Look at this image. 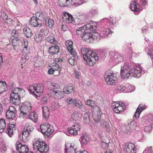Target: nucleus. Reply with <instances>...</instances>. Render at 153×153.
Returning a JSON list of instances; mask_svg holds the SVG:
<instances>
[{"label": "nucleus", "instance_id": "25", "mask_svg": "<svg viewBox=\"0 0 153 153\" xmlns=\"http://www.w3.org/2000/svg\"><path fill=\"white\" fill-rule=\"evenodd\" d=\"M147 108V106L145 105L140 104L139 105L137 108V109L135 114L134 115L135 117L137 118L139 117L140 114L141 112L144 109Z\"/></svg>", "mask_w": 153, "mask_h": 153}, {"label": "nucleus", "instance_id": "54", "mask_svg": "<svg viewBox=\"0 0 153 153\" xmlns=\"http://www.w3.org/2000/svg\"><path fill=\"white\" fill-rule=\"evenodd\" d=\"M100 36H101L98 33L94 32V33H92V36L91 37V38L93 39V41L95 40H98L100 39Z\"/></svg>", "mask_w": 153, "mask_h": 153}, {"label": "nucleus", "instance_id": "48", "mask_svg": "<svg viewBox=\"0 0 153 153\" xmlns=\"http://www.w3.org/2000/svg\"><path fill=\"white\" fill-rule=\"evenodd\" d=\"M46 40L48 42L51 43L55 44L56 43V40L55 39L54 37L52 36H48L46 39Z\"/></svg>", "mask_w": 153, "mask_h": 153}, {"label": "nucleus", "instance_id": "46", "mask_svg": "<svg viewBox=\"0 0 153 153\" xmlns=\"http://www.w3.org/2000/svg\"><path fill=\"white\" fill-rule=\"evenodd\" d=\"M78 100L70 98H68L66 100V101L69 104L71 105L72 106H75Z\"/></svg>", "mask_w": 153, "mask_h": 153}, {"label": "nucleus", "instance_id": "7", "mask_svg": "<svg viewBox=\"0 0 153 153\" xmlns=\"http://www.w3.org/2000/svg\"><path fill=\"white\" fill-rule=\"evenodd\" d=\"M131 67L127 64L122 65L121 67V75L123 79H127L133 77L131 75Z\"/></svg>", "mask_w": 153, "mask_h": 153}, {"label": "nucleus", "instance_id": "19", "mask_svg": "<svg viewBox=\"0 0 153 153\" xmlns=\"http://www.w3.org/2000/svg\"><path fill=\"white\" fill-rule=\"evenodd\" d=\"M38 19L36 17L33 16L29 21V25L32 27H41L42 25L39 23L38 21Z\"/></svg>", "mask_w": 153, "mask_h": 153}, {"label": "nucleus", "instance_id": "47", "mask_svg": "<svg viewBox=\"0 0 153 153\" xmlns=\"http://www.w3.org/2000/svg\"><path fill=\"white\" fill-rule=\"evenodd\" d=\"M45 22L46 25L49 26L50 28L52 27L54 25L53 21L51 19H49L48 22L47 20H45Z\"/></svg>", "mask_w": 153, "mask_h": 153}, {"label": "nucleus", "instance_id": "35", "mask_svg": "<svg viewBox=\"0 0 153 153\" xmlns=\"http://www.w3.org/2000/svg\"><path fill=\"white\" fill-rule=\"evenodd\" d=\"M75 106L79 109L81 111H85L86 110L85 106L80 101L78 100Z\"/></svg>", "mask_w": 153, "mask_h": 153}, {"label": "nucleus", "instance_id": "12", "mask_svg": "<svg viewBox=\"0 0 153 153\" xmlns=\"http://www.w3.org/2000/svg\"><path fill=\"white\" fill-rule=\"evenodd\" d=\"M31 109L32 107L29 103H27L25 105H22L20 108V113L19 115V117H24L25 115L27 114L28 115L30 113L29 112L31 110Z\"/></svg>", "mask_w": 153, "mask_h": 153}, {"label": "nucleus", "instance_id": "41", "mask_svg": "<svg viewBox=\"0 0 153 153\" xmlns=\"http://www.w3.org/2000/svg\"><path fill=\"white\" fill-rule=\"evenodd\" d=\"M89 112H86L85 113L83 116V120L84 122L86 124H88L89 123Z\"/></svg>", "mask_w": 153, "mask_h": 153}, {"label": "nucleus", "instance_id": "51", "mask_svg": "<svg viewBox=\"0 0 153 153\" xmlns=\"http://www.w3.org/2000/svg\"><path fill=\"white\" fill-rule=\"evenodd\" d=\"M18 36V33L17 31L15 30H13L11 33V36L10 37L11 39L13 40L14 39H16Z\"/></svg>", "mask_w": 153, "mask_h": 153}, {"label": "nucleus", "instance_id": "20", "mask_svg": "<svg viewBox=\"0 0 153 153\" xmlns=\"http://www.w3.org/2000/svg\"><path fill=\"white\" fill-rule=\"evenodd\" d=\"M55 63H54L52 65L53 68L55 70L59 71V73L60 74V71H61V65H59L62 63L63 61L60 58H56L55 59Z\"/></svg>", "mask_w": 153, "mask_h": 153}, {"label": "nucleus", "instance_id": "34", "mask_svg": "<svg viewBox=\"0 0 153 153\" xmlns=\"http://www.w3.org/2000/svg\"><path fill=\"white\" fill-rule=\"evenodd\" d=\"M36 16L38 20L42 21L46 20L47 15L46 13H37L36 14Z\"/></svg>", "mask_w": 153, "mask_h": 153}, {"label": "nucleus", "instance_id": "57", "mask_svg": "<svg viewBox=\"0 0 153 153\" xmlns=\"http://www.w3.org/2000/svg\"><path fill=\"white\" fill-rule=\"evenodd\" d=\"M48 101V97H44L42 98L41 100V103L44 104H46Z\"/></svg>", "mask_w": 153, "mask_h": 153}, {"label": "nucleus", "instance_id": "44", "mask_svg": "<svg viewBox=\"0 0 153 153\" xmlns=\"http://www.w3.org/2000/svg\"><path fill=\"white\" fill-rule=\"evenodd\" d=\"M15 112L7 111L6 112V117L7 119H12L15 115Z\"/></svg>", "mask_w": 153, "mask_h": 153}, {"label": "nucleus", "instance_id": "40", "mask_svg": "<svg viewBox=\"0 0 153 153\" xmlns=\"http://www.w3.org/2000/svg\"><path fill=\"white\" fill-rule=\"evenodd\" d=\"M79 118V115L78 113L76 112H74L72 114L70 119L71 121L74 123Z\"/></svg>", "mask_w": 153, "mask_h": 153}, {"label": "nucleus", "instance_id": "43", "mask_svg": "<svg viewBox=\"0 0 153 153\" xmlns=\"http://www.w3.org/2000/svg\"><path fill=\"white\" fill-rule=\"evenodd\" d=\"M83 17V16H80L79 18H76L74 20V22L76 23V22H77L76 23V24L77 25H80L81 24L83 23L85 21V19H82V18Z\"/></svg>", "mask_w": 153, "mask_h": 153}, {"label": "nucleus", "instance_id": "22", "mask_svg": "<svg viewBox=\"0 0 153 153\" xmlns=\"http://www.w3.org/2000/svg\"><path fill=\"white\" fill-rule=\"evenodd\" d=\"M71 55L68 61L72 65H74L76 62L77 60L79 59V57L77 55L76 52H73L71 53H70Z\"/></svg>", "mask_w": 153, "mask_h": 153}, {"label": "nucleus", "instance_id": "50", "mask_svg": "<svg viewBox=\"0 0 153 153\" xmlns=\"http://www.w3.org/2000/svg\"><path fill=\"white\" fill-rule=\"evenodd\" d=\"M153 123V120L152 119L150 120V126H146L144 128V131L146 132L150 133L151 132L152 130V128L151 126V124Z\"/></svg>", "mask_w": 153, "mask_h": 153}, {"label": "nucleus", "instance_id": "2", "mask_svg": "<svg viewBox=\"0 0 153 153\" xmlns=\"http://www.w3.org/2000/svg\"><path fill=\"white\" fill-rule=\"evenodd\" d=\"M24 90L19 88L14 89L10 94V101L11 103L15 105H19L20 103V98L25 94Z\"/></svg>", "mask_w": 153, "mask_h": 153}, {"label": "nucleus", "instance_id": "31", "mask_svg": "<svg viewBox=\"0 0 153 153\" xmlns=\"http://www.w3.org/2000/svg\"><path fill=\"white\" fill-rule=\"evenodd\" d=\"M8 134L10 137H11L13 134V130H16L15 126L14 124L10 123L7 129Z\"/></svg>", "mask_w": 153, "mask_h": 153}, {"label": "nucleus", "instance_id": "32", "mask_svg": "<svg viewBox=\"0 0 153 153\" xmlns=\"http://www.w3.org/2000/svg\"><path fill=\"white\" fill-rule=\"evenodd\" d=\"M23 32L25 36L28 38H30L33 34L31 30L28 27L24 28Z\"/></svg>", "mask_w": 153, "mask_h": 153}, {"label": "nucleus", "instance_id": "5", "mask_svg": "<svg viewBox=\"0 0 153 153\" xmlns=\"http://www.w3.org/2000/svg\"><path fill=\"white\" fill-rule=\"evenodd\" d=\"M33 130V128L32 126L30 125L28 123L26 124L22 131V135L19 136L20 140L24 142L27 141L29 137L31 135Z\"/></svg>", "mask_w": 153, "mask_h": 153}, {"label": "nucleus", "instance_id": "63", "mask_svg": "<svg viewBox=\"0 0 153 153\" xmlns=\"http://www.w3.org/2000/svg\"><path fill=\"white\" fill-rule=\"evenodd\" d=\"M124 105H124H123V104H122L120 105V106H117V105H116L115 106V107H117V108L118 109V110H119V111L120 112L122 111L123 109V106Z\"/></svg>", "mask_w": 153, "mask_h": 153}, {"label": "nucleus", "instance_id": "33", "mask_svg": "<svg viewBox=\"0 0 153 153\" xmlns=\"http://www.w3.org/2000/svg\"><path fill=\"white\" fill-rule=\"evenodd\" d=\"M54 97L56 99H59L64 97L63 92L60 91H55L53 92Z\"/></svg>", "mask_w": 153, "mask_h": 153}, {"label": "nucleus", "instance_id": "4", "mask_svg": "<svg viewBox=\"0 0 153 153\" xmlns=\"http://www.w3.org/2000/svg\"><path fill=\"white\" fill-rule=\"evenodd\" d=\"M33 149L36 152L40 153H45L49 150L48 146L42 140L35 139L33 141Z\"/></svg>", "mask_w": 153, "mask_h": 153}, {"label": "nucleus", "instance_id": "36", "mask_svg": "<svg viewBox=\"0 0 153 153\" xmlns=\"http://www.w3.org/2000/svg\"><path fill=\"white\" fill-rule=\"evenodd\" d=\"M43 116L46 119H47L49 115V112L48 108L47 106L42 107Z\"/></svg>", "mask_w": 153, "mask_h": 153}, {"label": "nucleus", "instance_id": "55", "mask_svg": "<svg viewBox=\"0 0 153 153\" xmlns=\"http://www.w3.org/2000/svg\"><path fill=\"white\" fill-rule=\"evenodd\" d=\"M85 104L87 105L92 107L94 105L95 102L94 101L91 99H89L86 101Z\"/></svg>", "mask_w": 153, "mask_h": 153}, {"label": "nucleus", "instance_id": "28", "mask_svg": "<svg viewBox=\"0 0 153 153\" xmlns=\"http://www.w3.org/2000/svg\"><path fill=\"white\" fill-rule=\"evenodd\" d=\"M65 43L68 50L69 53H71V52H76L75 50L73 48V42L71 40H66Z\"/></svg>", "mask_w": 153, "mask_h": 153}, {"label": "nucleus", "instance_id": "26", "mask_svg": "<svg viewBox=\"0 0 153 153\" xmlns=\"http://www.w3.org/2000/svg\"><path fill=\"white\" fill-rule=\"evenodd\" d=\"M79 140L82 145L87 144L89 141V135L86 133L83 134L81 136Z\"/></svg>", "mask_w": 153, "mask_h": 153}, {"label": "nucleus", "instance_id": "3", "mask_svg": "<svg viewBox=\"0 0 153 153\" xmlns=\"http://www.w3.org/2000/svg\"><path fill=\"white\" fill-rule=\"evenodd\" d=\"M96 23L91 21L86 25L77 28L76 30V34L78 36L82 37L87 30H89L90 31L94 32L95 31L97 28V27L96 26Z\"/></svg>", "mask_w": 153, "mask_h": 153}, {"label": "nucleus", "instance_id": "1", "mask_svg": "<svg viewBox=\"0 0 153 153\" xmlns=\"http://www.w3.org/2000/svg\"><path fill=\"white\" fill-rule=\"evenodd\" d=\"M80 51L86 64L89 65L93 66L98 61L99 58L96 53L88 48L82 47L81 48Z\"/></svg>", "mask_w": 153, "mask_h": 153}, {"label": "nucleus", "instance_id": "37", "mask_svg": "<svg viewBox=\"0 0 153 153\" xmlns=\"http://www.w3.org/2000/svg\"><path fill=\"white\" fill-rule=\"evenodd\" d=\"M29 118L32 120L34 122H36L38 118V116L35 112H30L28 114Z\"/></svg>", "mask_w": 153, "mask_h": 153}, {"label": "nucleus", "instance_id": "24", "mask_svg": "<svg viewBox=\"0 0 153 153\" xmlns=\"http://www.w3.org/2000/svg\"><path fill=\"white\" fill-rule=\"evenodd\" d=\"M113 33V31L111 30L109 28H103L101 30L100 35L101 36L105 38Z\"/></svg>", "mask_w": 153, "mask_h": 153}, {"label": "nucleus", "instance_id": "21", "mask_svg": "<svg viewBox=\"0 0 153 153\" xmlns=\"http://www.w3.org/2000/svg\"><path fill=\"white\" fill-rule=\"evenodd\" d=\"M65 153H75L76 149V146L70 143H67L65 145Z\"/></svg>", "mask_w": 153, "mask_h": 153}, {"label": "nucleus", "instance_id": "45", "mask_svg": "<svg viewBox=\"0 0 153 153\" xmlns=\"http://www.w3.org/2000/svg\"><path fill=\"white\" fill-rule=\"evenodd\" d=\"M51 84L50 89L51 90H52L53 92H54L55 91H56V90L59 88V85L57 83H51Z\"/></svg>", "mask_w": 153, "mask_h": 153}, {"label": "nucleus", "instance_id": "10", "mask_svg": "<svg viewBox=\"0 0 153 153\" xmlns=\"http://www.w3.org/2000/svg\"><path fill=\"white\" fill-rule=\"evenodd\" d=\"M104 78L107 83L111 85H115L117 80V76L113 72L109 73H105Z\"/></svg>", "mask_w": 153, "mask_h": 153}, {"label": "nucleus", "instance_id": "29", "mask_svg": "<svg viewBox=\"0 0 153 153\" xmlns=\"http://www.w3.org/2000/svg\"><path fill=\"white\" fill-rule=\"evenodd\" d=\"M130 8L132 11L138 12L140 9V5L136 2L132 1L130 4Z\"/></svg>", "mask_w": 153, "mask_h": 153}, {"label": "nucleus", "instance_id": "23", "mask_svg": "<svg viewBox=\"0 0 153 153\" xmlns=\"http://www.w3.org/2000/svg\"><path fill=\"white\" fill-rule=\"evenodd\" d=\"M88 30H87L86 32L83 34L82 38L86 42L90 43L93 42V39L91 38V37L92 36V33L90 32H89Z\"/></svg>", "mask_w": 153, "mask_h": 153}, {"label": "nucleus", "instance_id": "61", "mask_svg": "<svg viewBox=\"0 0 153 153\" xmlns=\"http://www.w3.org/2000/svg\"><path fill=\"white\" fill-rule=\"evenodd\" d=\"M7 111H9L11 112H16V110L15 108L12 106H10L9 108Z\"/></svg>", "mask_w": 153, "mask_h": 153}, {"label": "nucleus", "instance_id": "49", "mask_svg": "<svg viewBox=\"0 0 153 153\" xmlns=\"http://www.w3.org/2000/svg\"><path fill=\"white\" fill-rule=\"evenodd\" d=\"M34 39L35 42L37 43L41 42L42 40V34H36L34 37Z\"/></svg>", "mask_w": 153, "mask_h": 153}, {"label": "nucleus", "instance_id": "39", "mask_svg": "<svg viewBox=\"0 0 153 153\" xmlns=\"http://www.w3.org/2000/svg\"><path fill=\"white\" fill-rule=\"evenodd\" d=\"M7 86L4 82L0 81V94L6 90Z\"/></svg>", "mask_w": 153, "mask_h": 153}, {"label": "nucleus", "instance_id": "18", "mask_svg": "<svg viewBox=\"0 0 153 153\" xmlns=\"http://www.w3.org/2000/svg\"><path fill=\"white\" fill-rule=\"evenodd\" d=\"M135 87H130L129 89H128L125 86L121 85L118 86L116 89V91L117 92L120 91H123L124 93L131 92L134 91Z\"/></svg>", "mask_w": 153, "mask_h": 153}, {"label": "nucleus", "instance_id": "11", "mask_svg": "<svg viewBox=\"0 0 153 153\" xmlns=\"http://www.w3.org/2000/svg\"><path fill=\"white\" fill-rule=\"evenodd\" d=\"M123 149L124 153H136V148L134 144L128 143H125L123 146Z\"/></svg>", "mask_w": 153, "mask_h": 153}, {"label": "nucleus", "instance_id": "58", "mask_svg": "<svg viewBox=\"0 0 153 153\" xmlns=\"http://www.w3.org/2000/svg\"><path fill=\"white\" fill-rule=\"evenodd\" d=\"M108 18H105L101 20L100 22L102 25H104L108 23Z\"/></svg>", "mask_w": 153, "mask_h": 153}, {"label": "nucleus", "instance_id": "56", "mask_svg": "<svg viewBox=\"0 0 153 153\" xmlns=\"http://www.w3.org/2000/svg\"><path fill=\"white\" fill-rule=\"evenodd\" d=\"M152 146L146 148L143 153H153V151L152 149Z\"/></svg>", "mask_w": 153, "mask_h": 153}, {"label": "nucleus", "instance_id": "27", "mask_svg": "<svg viewBox=\"0 0 153 153\" xmlns=\"http://www.w3.org/2000/svg\"><path fill=\"white\" fill-rule=\"evenodd\" d=\"M48 51L50 54L51 55L56 54L59 52V47L57 45L52 46L49 48Z\"/></svg>", "mask_w": 153, "mask_h": 153}, {"label": "nucleus", "instance_id": "30", "mask_svg": "<svg viewBox=\"0 0 153 153\" xmlns=\"http://www.w3.org/2000/svg\"><path fill=\"white\" fill-rule=\"evenodd\" d=\"M97 13L98 11L97 10L92 8L87 13L85 16L86 17V18L90 19L94 17Z\"/></svg>", "mask_w": 153, "mask_h": 153}, {"label": "nucleus", "instance_id": "16", "mask_svg": "<svg viewBox=\"0 0 153 153\" xmlns=\"http://www.w3.org/2000/svg\"><path fill=\"white\" fill-rule=\"evenodd\" d=\"M110 54L112 55V61L115 64L117 65L119 62L123 61V56L118 53L111 52Z\"/></svg>", "mask_w": 153, "mask_h": 153}, {"label": "nucleus", "instance_id": "42", "mask_svg": "<svg viewBox=\"0 0 153 153\" xmlns=\"http://www.w3.org/2000/svg\"><path fill=\"white\" fill-rule=\"evenodd\" d=\"M6 127L5 121L3 119L0 120V133H2Z\"/></svg>", "mask_w": 153, "mask_h": 153}, {"label": "nucleus", "instance_id": "52", "mask_svg": "<svg viewBox=\"0 0 153 153\" xmlns=\"http://www.w3.org/2000/svg\"><path fill=\"white\" fill-rule=\"evenodd\" d=\"M102 127L105 129L106 131L109 132L110 131V126L108 123L104 121L102 123Z\"/></svg>", "mask_w": 153, "mask_h": 153}, {"label": "nucleus", "instance_id": "9", "mask_svg": "<svg viewBox=\"0 0 153 153\" xmlns=\"http://www.w3.org/2000/svg\"><path fill=\"white\" fill-rule=\"evenodd\" d=\"M40 128L41 132L48 137L52 134L54 131L53 126L47 123H44L41 124L40 126Z\"/></svg>", "mask_w": 153, "mask_h": 153}, {"label": "nucleus", "instance_id": "15", "mask_svg": "<svg viewBox=\"0 0 153 153\" xmlns=\"http://www.w3.org/2000/svg\"><path fill=\"white\" fill-rule=\"evenodd\" d=\"M81 128L80 124L76 123L70 128H68V132L72 135H76L77 134V132L80 130Z\"/></svg>", "mask_w": 153, "mask_h": 153}, {"label": "nucleus", "instance_id": "64", "mask_svg": "<svg viewBox=\"0 0 153 153\" xmlns=\"http://www.w3.org/2000/svg\"><path fill=\"white\" fill-rule=\"evenodd\" d=\"M148 54L150 56L152 59H153V51L152 49L149 50V52L148 53Z\"/></svg>", "mask_w": 153, "mask_h": 153}, {"label": "nucleus", "instance_id": "17", "mask_svg": "<svg viewBox=\"0 0 153 153\" xmlns=\"http://www.w3.org/2000/svg\"><path fill=\"white\" fill-rule=\"evenodd\" d=\"M100 109L98 106H96L92 113L93 118L94 120L97 123L98 122L100 119L101 113Z\"/></svg>", "mask_w": 153, "mask_h": 153}, {"label": "nucleus", "instance_id": "13", "mask_svg": "<svg viewBox=\"0 0 153 153\" xmlns=\"http://www.w3.org/2000/svg\"><path fill=\"white\" fill-rule=\"evenodd\" d=\"M131 70L132 76L137 78H140L141 75L144 73V72L142 71V69L138 65H136L131 67Z\"/></svg>", "mask_w": 153, "mask_h": 153}, {"label": "nucleus", "instance_id": "38", "mask_svg": "<svg viewBox=\"0 0 153 153\" xmlns=\"http://www.w3.org/2000/svg\"><path fill=\"white\" fill-rule=\"evenodd\" d=\"M73 90V88L72 86L69 85L66 86L63 89V92L66 94H69L71 93Z\"/></svg>", "mask_w": 153, "mask_h": 153}, {"label": "nucleus", "instance_id": "59", "mask_svg": "<svg viewBox=\"0 0 153 153\" xmlns=\"http://www.w3.org/2000/svg\"><path fill=\"white\" fill-rule=\"evenodd\" d=\"M40 34H42V36L43 34L44 35L46 36L48 34V32L45 29H42L40 30Z\"/></svg>", "mask_w": 153, "mask_h": 153}, {"label": "nucleus", "instance_id": "6", "mask_svg": "<svg viewBox=\"0 0 153 153\" xmlns=\"http://www.w3.org/2000/svg\"><path fill=\"white\" fill-rule=\"evenodd\" d=\"M59 5L61 7L79 6L87 2L88 0H58Z\"/></svg>", "mask_w": 153, "mask_h": 153}, {"label": "nucleus", "instance_id": "53", "mask_svg": "<svg viewBox=\"0 0 153 153\" xmlns=\"http://www.w3.org/2000/svg\"><path fill=\"white\" fill-rule=\"evenodd\" d=\"M116 18L114 17H111L108 19V23L111 26H114L116 23Z\"/></svg>", "mask_w": 153, "mask_h": 153}, {"label": "nucleus", "instance_id": "62", "mask_svg": "<svg viewBox=\"0 0 153 153\" xmlns=\"http://www.w3.org/2000/svg\"><path fill=\"white\" fill-rule=\"evenodd\" d=\"M125 128L126 132L127 133H128L130 132V127L129 124H128L125 127Z\"/></svg>", "mask_w": 153, "mask_h": 153}, {"label": "nucleus", "instance_id": "60", "mask_svg": "<svg viewBox=\"0 0 153 153\" xmlns=\"http://www.w3.org/2000/svg\"><path fill=\"white\" fill-rule=\"evenodd\" d=\"M101 146L103 149H106L107 148H108V145L107 143H106L104 142L103 141H102V143H101Z\"/></svg>", "mask_w": 153, "mask_h": 153}, {"label": "nucleus", "instance_id": "8", "mask_svg": "<svg viewBox=\"0 0 153 153\" xmlns=\"http://www.w3.org/2000/svg\"><path fill=\"white\" fill-rule=\"evenodd\" d=\"M44 90L43 86L42 84L31 85L28 88L29 93L34 94L36 97H39Z\"/></svg>", "mask_w": 153, "mask_h": 153}, {"label": "nucleus", "instance_id": "14", "mask_svg": "<svg viewBox=\"0 0 153 153\" xmlns=\"http://www.w3.org/2000/svg\"><path fill=\"white\" fill-rule=\"evenodd\" d=\"M62 16L63 22L65 24L67 25L73 23L74 19L72 16L70 14L66 12H64Z\"/></svg>", "mask_w": 153, "mask_h": 153}]
</instances>
